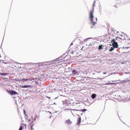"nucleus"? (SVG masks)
<instances>
[{
    "label": "nucleus",
    "mask_w": 130,
    "mask_h": 130,
    "mask_svg": "<svg viewBox=\"0 0 130 130\" xmlns=\"http://www.w3.org/2000/svg\"><path fill=\"white\" fill-rule=\"evenodd\" d=\"M93 13L94 7L92 8V10L90 12L89 19L90 21V25H93V26H95V25L96 24V22L93 21V19L94 18V15H93Z\"/></svg>",
    "instance_id": "1"
},
{
    "label": "nucleus",
    "mask_w": 130,
    "mask_h": 130,
    "mask_svg": "<svg viewBox=\"0 0 130 130\" xmlns=\"http://www.w3.org/2000/svg\"><path fill=\"white\" fill-rule=\"evenodd\" d=\"M8 93L9 94H10V95H19V93L17 92V91L13 90H9L7 91Z\"/></svg>",
    "instance_id": "2"
},
{
    "label": "nucleus",
    "mask_w": 130,
    "mask_h": 130,
    "mask_svg": "<svg viewBox=\"0 0 130 130\" xmlns=\"http://www.w3.org/2000/svg\"><path fill=\"white\" fill-rule=\"evenodd\" d=\"M38 79V80H39V81H45V75L43 74L41 76H40L39 77H38V78H37V79Z\"/></svg>",
    "instance_id": "3"
},
{
    "label": "nucleus",
    "mask_w": 130,
    "mask_h": 130,
    "mask_svg": "<svg viewBox=\"0 0 130 130\" xmlns=\"http://www.w3.org/2000/svg\"><path fill=\"white\" fill-rule=\"evenodd\" d=\"M72 75H74V76H79V72L76 71V70L75 69L72 70Z\"/></svg>",
    "instance_id": "4"
},
{
    "label": "nucleus",
    "mask_w": 130,
    "mask_h": 130,
    "mask_svg": "<svg viewBox=\"0 0 130 130\" xmlns=\"http://www.w3.org/2000/svg\"><path fill=\"white\" fill-rule=\"evenodd\" d=\"M112 45L114 48H118V44L117 42L112 43Z\"/></svg>",
    "instance_id": "5"
},
{
    "label": "nucleus",
    "mask_w": 130,
    "mask_h": 130,
    "mask_svg": "<svg viewBox=\"0 0 130 130\" xmlns=\"http://www.w3.org/2000/svg\"><path fill=\"white\" fill-rule=\"evenodd\" d=\"M74 106H75V108H80V107H81V104L79 103H76L74 105Z\"/></svg>",
    "instance_id": "6"
},
{
    "label": "nucleus",
    "mask_w": 130,
    "mask_h": 130,
    "mask_svg": "<svg viewBox=\"0 0 130 130\" xmlns=\"http://www.w3.org/2000/svg\"><path fill=\"white\" fill-rule=\"evenodd\" d=\"M122 83H129L130 82V78H127L126 79L122 81Z\"/></svg>",
    "instance_id": "7"
},
{
    "label": "nucleus",
    "mask_w": 130,
    "mask_h": 130,
    "mask_svg": "<svg viewBox=\"0 0 130 130\" xmlns=\"http://www.w3.org/2000/svg\"><path fill=\"white\" fill-rule=\"evenodd\" d=\"M72 121H71V120L70 119L67 120L66 121H65V123H66V124H72Z\"/></svg>",
    "instance_id": "8"
},
{
    "label": "nucleus",
    "mask_w": 130,
    "mask_h": 130,
    "mask_svg": "<svg viewBox=\"0 0 130 130\" xmlns=\"http://www.w3.org/2000/svg\"><path fill=\"white\" fill-rule=\"evenodd\" d=\"M21 88H32V86L31 85H22L21 86Z\"/></svg>",
    "instance_id": "9"
},
{
    "label": "nucleus",
    "mask_w": 130,
    "mask_h": 130,
    "mask_svg": "<svg viewBox=\"0 0 130 130\" xmlns=\"http://www.w3.org/2000/svg\"><path fill=\"white\" fill-rule=\"evenodd\" d=\"M20 81H21V82H24V81H32V80L31 79H28V78H27V79H24V78H23V79H21V80H20Z\"/></svg>",
    "instance_id": "10"
},
{
    "label": "nucleus",
    "mask_w": 130,
    "mask_h": 130,
    "mask_svg": "<svg viewBox=\"0 0 130 130\" xmlns=\"http://www.w3.org/2000/svg\"><path fill=\"white\" fill-rule=\"evenodd\" d=\"M1 76H9L10 73H0Z\"/></svg>",
    "instance_id": "11"
},
{
    "label": "nucleus",
    "mask_w": 130,
    "mask_h": 130,
    "mask_svg": "<svg viewBox=\"0 0 130 130\" xmlns=\"http://www.w3.org/2000/svg\"><path fill=\"white\" fill-rule=\"evenodd\" d=\"M103 47H104V46H103V45H99L98 49H99V50H101V49H103Z\"/></svg>",
    "instance_id": "12"
},
{
    "label": "nucleus",
    "mask_w": 130,
    "mask_h": 130,
    "mask_svg": "<svg viewBox=\"0 0 130 130\" xmlns=\"http://www.w3.org/2000/svg\"><path fill=\"white\" fill-rule=\"evenodd\" d=\"M96 94L95 93H93L91 94V98L92 99H95V98H96Z\"/></svg>",
    "instance_id": "13"
},
{
    "label": "nucleus",
    "mask_w": 130,
    "mask_h": 130,
    "mask_svg": "<svg viewBox=\"0 0 130 130\" xmlns=\"http://www.w3.org/2000/svg\"><path fill=\"white\" fill-rule=\"evenodd\" d=\"M81 118L79 117L77 120V124H80V123H81Z\"/></svg>",
    "instance_id": "14"
},
{
    "label": "nucleus",
    "mask_w": 130,
    "mask_h": 130,
    "mask_svg": "<svg viewBox=\"0 0 130 130\" xmlns=\"http://www.w3.org/2000/svg\"><path fill=\"white\" fill-rule=\"evenodd\" d=\"M59 60H61V59H60V57L55 59L53 61H59Z\"/></svg>",
    "instance_id": "15"
},
{
    "label": "nucleus",
    "mask_w": 130,
    "mask_h": 130,
    "mask_svg": "<svg viewBox=\"0 0 130 130\" xmlns=\"http://www.w3.org/2000/svg\"><path fill=\"white\" fill-rule=\"evenodd\" d=\"M114 47H111V48L109 49V51H113V50H114Z\"/></svg>",
    "instance_id": "16"
},
{
    "label": "nucleus",
    "mask_w": 130,
    "mask_h": 130,
    "mask_svg": "<svg viewBox=\"0 0 130 130\" xmlns=\"http://www.w3.org/2000/svg\"><path fill=\"white\" fill-rule=\"evenodd\" d=\"M81 111H82V112H85L87 111V109H83L81 110Z\"/></svg>",
    "instance_id": "17"
},
{
    "label": "nucleus",
    "mask_w": 130,
    "mask_h": 130,
    "mask_svg": "<svg viewBox=\"0 0 130 130\" xmlns=\"http://www.w3.org/2000/svg\"><path fill=\"white\" fill-rule=\"evenodd\" d=\"M111 42H113V43H114L115 42H116L115 41V39H113V40H111Z\"/></svg>",
    "instance_id": "18"
},
{
    "label": "nucleus",
    "mask_w": 130,
    "mask_h": 130,
    "mask_svg": "<svg viewBox=\"0 0 130 130\" xmlns=\"http://www.w3.org/2000/svg\"><path fill=\"white\" fill-rule=\"evenodd\" d=\"M15 82H19V79H17L16 78L15 79H14Z\"/></svg>",
    "instance_id": "19"
},
{
    "label": "nucleus",
    "mask_w": 130,
    "mask_h": 130,
    "mask_svg": "<svg viewBox=\"0 0 130 130\" xmlns=\"http://www.w3.org/2000/svg\"><path fill=\"white\" fill-rule=\"evenodd\" d=\"M23 126H21L20 127H19V130H23Z\"/></svg>",
    "instance_id": "20"
},
{
    "label": "nucleus",
    "mask_w": 130,
    "mask_h": 130,
    "mask_svg": "<svg viewBox=\"0 0 130 130\" xmlns=\"http://www.w3.org/2000/svg\"><path fill=\"white\" fill-rule=\"evenodd\" d=\"M30 129L34 130V128H33V126L32 125H30Z\"/></svg>",
    "instance_id": "21"
},
{
    "label": "nucleus",
    "mask_w": 130,
    "mask_h": 130,
    "mask_svg": "<svg viewBox=\"0 0 130 130\" xmlns=\"http://www.w3.org/2000/svg\"><path fill=\"white\" fill-rule=\"evenodd\" d=\"M95 3H96V1H94V2H93V7H95Z\"/></svg>",
    "instance_id": "22"
},
{
    "label": "nucleus",
    "mask_w": 130,
    "mask_h": 130,
    "mask_svg": "<svg viewBox=\"0 0 130 130\" xmlns=\"http://www.w3.org/2000/svg\"><path fill=\"white\" fill-rule=\"evenodd\" d=\"M36 119H37V118H35L34 119V120L31 121V123H32V122H33V121H36Z\"/></svg>",
    "instance_id": "23"
},
{
    "label": "nucleus",
    "mask_w": 130,
    "mask_h": 130,
    "mask_svg": "<svg viewBox=\"0 0 130 130\" xmlns=\"http://www.w3.org/2000/svg\"><path fill=\"white\" fill-rule=\"evenodd\" d=\"M72 110H74V111H80V110L77 109H73Z\"/></svg>",
    "instance_id": "24"
},
{
    "label": "nucleus",
    "mask_w": 130,
    "mask_h": 130,
    "mask_svg": "<svg viewBox=\"0 0 130 130\" xmlns=\"http://www.w3.org/2000/svg\"><path fill=\"white\" fill-rule=\"evenodd\" d=\"M125 48V49H128V48H129V47H126Z\"/></svg>",
    "instance_id": "25"
},
{
    "label": "nucleus",
    "mask_w": 130,
    "mask_h": 130,
    "mask_svg": "<svg viewBox=\"0 0 130 130\" xmlns=\"http://www.w3.org/2000/svg\"><path fill=\"white\" fill-rule=\"evenodd\" d=\"M23 111H24V114H25V115H26V111L25 110H24Z\"/></svg>",
    "instance_id": "26"
},
{
    "label": "nucleus",
    "mask_w": 130,
    "mask_h": 130,
    "mask_svg": "<svg viewBox=\"0 0 130 130\" xmlns=\"http://www.w3.org/2000/svg\"><path fill=\"white\" fill-rule=\"evenodd\" d=\"M37 64H42V63H37Z\"/></svg>",
    "instance_id": "27"
},
{
    "label": "nucleus",
    "mask_w": 130,
    "mask_h": 130,
    "mask_svg": "<svg viewBox=\"0 0 130 130\" xmlns=\"http://www.w3.org/2000/svg\"><path fill=\"white\" fill-rule=\"evenodd\" d=\"M37 117H37V115H35V118H37Z\"/></svg>",
    "instance_id": "28"
},
{
    "label": "nucleus",
    "mask_w": 130,
    "mask_h": 130,
    "mask_svg": "<svg viewBox=\"0 0 130 130\" xmlns=\"http://www.w3.org/2000/svg\"><path fill=\"white\" fill-rule=\"evenodd\" d=\"M89 46H92V43H90V44L89 45Z\"/></svg>",
    "instance_id": "29"
},
{
    "label": "nucleus",
    "mask_w": 130,
    "mask_h": 130,
    "mask_svg": "<svg viewBox=\"0 0 130 130\" xmlns=\"http://www.w3.org/2000/svg\"><path fill=\"white\" fill-rule=\"evenodd\" d=\"M124 74H126V75H127L128 74H129V73L125 72Z\"/></svg>",
    "instance_id": "30"
},
{
    "label": "nucleus",
    "mask_w": 130,
    "mask_h": 130,
    "mask_svg": "<svg viewBox=\"0 0 130 130\" xmlns=\"http://www.w3.org/2000/svg\"><path fill=\"white\" fill-rule=\"evenodd\" d=\"M28 122H31V120L28 119Z\"/></svg>",
    "instance_id": "31"
},
{
    "label": "nucleus",
    "mask_w": 130,
    "mask_h": 130,
    "mask_svg": "<svg viewBox=\"0 0 130 130\" xmlns=\"http://www.w3.org/2000/svg\"><path fill=\"white\" fill-rule=\"evenodd\" d=\"M71 53H72V54H74V51H72Z\"/></svg>",
    "instance_id": "32"
},
{
    "label": "nucleus",
    "mask_w": 130,
    "mask_h": 130,
    "mask_svg": "<svg viewBox=\"0 0 130 130\" xmlns=\"http://www.w3.org/2000/svg\"><path fill=\"white\" fill-rule=\"evenodd\" d=\"M118 38H119L118 37H117L116 38V40H117Z\"/></svg>",
    "instance_id": "33"
},
{
    "label": "nucleus",
    "mask_w": 130,
    "mask_h": 130,
    "mask_svg": "<svg viewBox=\"0 0 130 130\" xmlns=\"http://www.w3.org/2000/svg\"><path fill=\"white\" fill-rule=\"evenodd\" d=\"M106 72H104V73H103V74H104V75H106Z\"/></svg>",
    "instance_id": "34"
},
{
    "label": "nucleus",
    "mask_w": 130,
    "mask_h": 130,
    "mask_svg": "<svg viewBox=\"0 0 130 130\" xmlns=\"http://www.w3.org/2000/svg\"><path fill=\"white\" fill-rule=\"evenodd\" d=\"M90 28H91V29H93V27L91 26H90Z\"/></svg>",
    "instance_id": "35"
},
{
    "label": "nucleus",
    "mask_w": 130,
    "mask_h": 130,
    "mask_svg": "<svg viewBox=\"0 0 130 130\" xmlns=\"http://www.w3.org/2000/svg\"><path fill=\"white\" fill-rule=\"evenodd\" d=\"M74 45V44H73V43H72L70 45L72 46V45Z\"/></svg>",
    "instance_id": "36"
},
{
    "label": "nucleus",
    "mask_w": 130,
    "mask_h": 130,
    "mask_svg": "<svg viewBox=\"0 0 130 130\" xmlns=\"http://www.w3.org/2000/svg\"><path fill=\"white\" fill-rule=\"evenodd\" d=\"M123 49H125V47H123Z\"/></svg>",
    "instance_id": "37"
},
{
    "label": "nucleus",
    "mask_w": 130,
    "mask_h": 130,
    "mask_svg": "<svg viewBox=\"0 0 130 130\" xmlns=\"http://www.w3.org/2000/svg\"><path fill=\"white\" fill-rule=\"evenodd\" d=\"M98 80H102L101 78H98Z\"/></svg>",
    "instance_id": "38"
},
{
    "label": "nucleus",
    "mask_w": 130,
    "mask_h": 130,
    "mask_svg": "<svg viewBox=\"0 0 130 130\" xmlns=\"http://www.w3.org/2000/svg\"><path fill=\"white\" fill-rule=\"evenodd\" d=\"M36 84H39V83L37 82V81L36 82Z\"/></svg>",
    "instance_id": "39"
},
{
    "label": "nucleus",
    "mask_w": 130,
    "mask_h": 130,
    "mask_svg": "<svg viewBox=\"0 0 130 130\" xmlns=\"http://www.w3.org/2000/svg\"><path fill=\"white\" fill-rule=\"evenodd\" d=\"M47 98H48L49 99H50V97H47Z\"/></svg>",
    "instance_id": "40"
},
{
    "label": "nucleus",
    "mask_w": 130,
    "mask_h": 130,
    "mask_svg": "<svg viewBox=\"0 0 130 130\" xmlns=\"http://www.w3.org/2000/svg\"><path fill=\"white\" fill-rule=\"evenodd\" d=\"M106 50H107V47H106Z\"/></svg>",
    "instance_id": "41"
},
{
    "label": "nucleus",
    "mask_w": 130,
    "mask_h": 130,
    "mask_svg": "<svg viewBox=\"0 0 130 130\" xmlns=\"http://www.w3.org/2000/svg\"><path fill=\"white\" fill-rule=\"evenodd\" d=\"M96 21H97V17L95 18Z\"/></svg>",
    "instance_id": "42"
},
{
    "label": "nucleus",
    "mask_w": 130,
    "mask_h": 130,
    "mask_svg": "<svg viewBox=\"0 0 130 130\" xmlns=\"http://www.w3.org/2000/svg\"><path fill=\"white\" fill-rule=\"evenodd\" d=\"M110 46H112V45H111V44H110Z\"/></svg>",
    "instance_id": "43"
},
{
    "label": "nucleus",
    "mask_w": 130,
    "mask_h": 130,
    "mask_svg": "<svg viewBox=\"0 0 130 130\" xmlns=\"http://www.w3.org/2000/svg\"><path fill=\"white\" fill-rule=\"evenodd\" d=\"M54 99H57V98H55Z\"/></svg>",
    "instance_id": "44"
},
{
    "label": "nucleus",
    "mask_w": 130,
    "mask_h": 130,
    "mask_svg": "<svg viewBox=\"0 0 130 130\" xmlns=\"http://www.w3.org/2000/svg\"><path fill=\"white\" fill-rule=\"evenodd\" d=\"M120 39H121V40H122V39H121V38H120Z\"/></svg>",
    "instance_id": "45"
},
{
    "label": "nucleus",
    "mask_w": 130,
    "mask_h": 130,
    "mask_svg": "<svg viewBox=\"0 0 130 130\" xmlns=\"http://www.w3.org/2000/svg\"><path fill=\"white\" fill-rule=\"evenodd\" d=\"M49 112V113H51V112Z\"/></svg>",
    "instance_id": "46"
},
{
    "label": "nucleus",
    "mask_w": 130,
    "mask_h": 130,
    "mask_svg": "<svg viewBox=\"0 0 130 130\" xmlns=\"http://www.w3.org/2000/svg\"><path fill=\"white\" fill-rule=\"evenodd\" d=\"M120 36H121V37H122V35H120Z\"/></svg>",
    "instance_id": "47"
},
{
    "label": "nucleus",
    "mask_w": 130,
    "mask_h": 130,
    "mask_svg": "<svg viewBox=\"0 0 130 130\" xmlns=\"http://www.w3.org/2000/svg\"><path fill=\"white\" fill-rule=\"evenodd\" d=\"M115 97H116V95H115Z\"/></svg>",
    "instance_id": "48"
},
{
    "label": "nucleus",
    "mask_w": 130,
    "mask_h": 130,
    "mask_svg": "<svg viewBox=\"0 0 130 130\" xmlns=\"http://www.w3.org/2000/svg\"><path fill=\"white\" fill-rule=\"evenodd\" d=\"M63 55H64V54L63 55H62V56H63Z\"/></svg>",
    "instance_id": "49"
},
{
    "label": "nucleus",
    "mask_w": 130,
    "mask_h": 130,
    "mask_svg": "<svg viewBox=\"0 0 130 130\" xmlns=\"http://www.w3.org/2000/svg\"><path fill=\"white\" fill-rule=\"evenodd\" d=\"M55 104V103H54V104Z\"/></svg>",
    "instance_id": "50"
},
{
    "label": "nucleus",
    "mask_w": 130,
    "mask_h": 130,
    "mask_svg": "<svg viewBox=\"0 0 130 130\" xmlns=\"http://www.w3.org/2000/svg\"><path fill=\"white\" fill-rule=\"evenodd\" d=\"M117 33H118V31H117Z\"/></svg>",
    "instance_id": "51"
},
{
    "label": "nucleus",
    "mask_w": 130,
    "mask_h": 130,
    "mask_svg": "<svg viewBox=\"0 0 130 130\" xmlns=\"http://www.w3.org/2000/svg\"><path fill=\"white\" fill-rule=\"evenodd\" d=\"M88 39H89V38L88 39H86V40H88Z\"/></svg>",
    "instance_id": "52"
},
{
    "label": "nucleus",
    "mask_w": 130,
    "mask_h": 130,
    "mask_svg": "<svg viewBox=\"0 0 130 130\" xmlns=\"http://www.w3.org/2000/svg\"><path fill=\"white\" fill-rule=\"evenodd\" d=\"M128 40H129V41H130V39H128Z\"/></svg>",
    "instance_id": "53"
},
{
    "label": "nucleus",
    "mask_w": 130,
    "mask_h": 130,
    "mask_svg": "<svg viewBox=\"0 0 130 130\" xmlns=\"http://www.w3.org/2000/svg\"><path fill=\"white\" fill-rule=\"evenodd\" d=\"M5 64H7V63H5Z\"/></svg>",
    "instance_id": "54"
},
{
    "label": "nucleus",
    "mask_w": 130,
    "mask_h": 130,
    "mask_svg": "<svg viewBox=\"0 0 130 130\" xmlns=\"http://www.w3.org/2000/svg\"><path fill=\"white\" fill-rule=\"evenodd\" d=\"M1 55H0V57H1Z\"/></svg>",
    "instance_id": "55"
}]
</instances>
